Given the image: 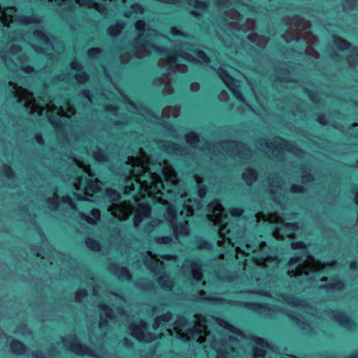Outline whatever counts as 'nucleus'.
Wrapping results in <instances>:
<instances>
[{
    "label": "nucleus",
    "mask_w": 358,
    "mask_h": 358,
    "mask_svg": "<svg viewBox=\"0 0 358 358\" xmlns=\"http://www.w3.org/2000/svg\"><path fill=\"white\" fill-rule=\"evenodd\" d=\"M84 289L76 292V296H85L84 355L90 358V99H84Z\"/></svg>",
    "instance_id": "nucleus-1"
},
{
    "label": "nucleus",
    "mask_w": 358,
    "mask_h": 358,
    "mask_svg": "<svg viewBox=\"0 0 358 358\" xmlns=\"http://www.w3.org/2000/svg\"><path fill=\"white\" fill-rule=\"evenodd\" d=\"M334 313L333 319L336 320L341 327L345 329H350L357 326L356 322L342 310H337Z\"/></svg>",
    "instance_id": "nucleus-2"
},
{
    "label": "nucleus",
    "mask_w": 358,
    "mask_h": 358,
    "mask_svg": "<svg viewBox=\"0 0 358 358\" xmlns=\"http://www.w3.org/2000/svg\"><path fill=\"white\" fill-rule=\"evenodd\" d=\"M220 76H222V80L226 85V86L231 91L234 97L239 101H244V96L243 94L236 90H232L231 85H234V80L232 76L229 75V73L224 69H220Z\"/></svg>",
    "instance_id": "nucleus-3"
},
{
    "label": "nucleus",
    "mask_w": 358,
    "mask_h": 358,
    "mask_svg": "<svg viewBox=\"0 0 358 358\" xmlns=\"http://www.w3.org/2000/svg\"><path fill=\"white\" fill-rule=\"evenodd\" d=\"M101 310L100 329L107 330L110 325L108 320H113L115 318V314L110 306L105 305L101 306Z\"/></svg>",
    "instance_id": "nucleus-4"
},
{
    "label": "nucleus",
    "mask_w": 358,
    "mask_h": 358,
    "mask_svg": "<svg viewBox=\"0 0 358 358\" xmlns=\"http://www.w3.org/2000/svg\"><path fill=\"white\" fill-rule=\"evenodd\" d=\"M334 45L340 50H351L352 52H356V55L358 57V48L356 46H352V44L348 41L343 38L342 37L338 35L333 36Z\"/></svg>",
    "instance_id": "nucleus-5"
},
{
    "label": "nucleus",
    "mask_w": 358,
    "mask_h": 358,
    "mask_svg": "<svg viewBox=\"0 0 358 358\" xmlns=\"http://www.w3.org/2000/svg\"><path fill=\"white\" fill-rule=\"evenodd\" d=\"M107 269L110 273H113L114 274L117 275L120 277L126 279L131 278V274L128 268L125 266H120L119 264L110 263L108 266Z\"/></svg>",
    "instance_id": "nucleus-6"
},
{
    "label": "nucleus",
    "mask_w": 358,
    "mask_h": 358,
    "mask_svg": "<svg viewBox=\"0 0 358 358\" xmlns=\"http://www.w3.org/2000/svg\"><path fill=\"white\" fill-rule=\"evenodd\" d=\"M102 198L107 204L117 202L120 200V194L115 189L106 187L102 192Z\"/></svg>",
    "instance_id": "nucleus-7"
},
{
    "label": "nucleus",
    "mask_w": 358,
    "mask_h": 358,
    "mask_svg": "<svg viewBox=\"0 0 358 358\" xmlns=\"http://www.w3.org/2000/svg\"><path fill=\"white\" fill-rule=\"evenodd\" d=\"M63 343L66 348L71 352L78 353L81 350V344L75 335H73L69 337L67 339L64 340Z\"/></svg>",
    "instance_id": "nucleus-8"
},
{
    "label": "nucleus",
    "mask_w": 358,
    "mask_h": 358,
    "mask_svg": "<svg viewBox=\"0 0 358 358\" xmlns=\"http://www.w3.org/2000/svg\"><path fill=\"white\" fill-rule=\"evenodd\" d=\"M10 350L17 355H22L27 351L26 345L20 340L13 339L9 345Z\"/></svg>",
    "instance_id": "nucleus-9"
},
{
    "label": "nucleus",
    "mask_w": 358,
    "mask_h": 358,
    "mask_svg": "<svg viewBox=\"0 0 358 358\" xmlns=\"http://www.w3.org/2000/svg\"><path fill=\"white\" fill-rule=\"evenodd\" d=\"M139 213L134 217V223L135 225L139 224L143 221V217L147 216L151 210L150 205L147 203H143L139 205Z\"/></svg>",
    "instance_id": "nucleus-10"
},
{
    "label": "nucleus",
    "mask_w": 358,
    "mask_h": 358,
    "mask_svg": "<svg viewBox=\"0 0 358 358\" xmlns=\"http://www.w3.org/2000/svg\"><path fill=\"white\" fill-rule=\"evenodd\" d=\"M243 306L252 311L259 313H267L271 310V308L267 304H262L255 302H245Z\"/></svg>",
    "instance_id": "nucleus-11"
},
{
    "label": "nucleus",
    "mask_w": 358,
    "mask_h": 358,
    "mask_svg": "<svg viewBox=\"0 0 358 358\" xmlns=\"http://www.w3.org/2000/svg\"><path fill=\"white\" fill-rule=\"evenodd\" d=\"M155 51L162 55H164L166 57L167 59L170 62H176L178 60V57L176 55V51L175 50H170L169 49H162L159 47H155L154 48Z\"/></svg>",
    "instance_id": "nucleus-12"
},
{
    "label": "nucleus",
    "mask_w": 358,
    "mask_h": 358,
    "mask_svg": "<svg viewBox=\"0 0 358 358\" xmlns=\"http://www.w3.org/2000/svg\"><path fill=\"white\" fill-rule=\"evenodd\" d=\"M305 253L296 252L289 259L288 264L290 266H299L305 262Z\"/></svg>",
    "instance_id": "nucleus-13"
},
{
    "label": "nucleus",
    "mask_w": 358,
    "mask_h": 358,
    "mask_svg": "<svg viewBox=\"0 0 358 358\" xmlns=\"http://www.w3.org/2000/svg\"><path fill=\"white\" fill-rule=\"evenodd\" d=\"M247 173L243 174V178L248 185H250L257 178V171L255 169L248 168Z\"/></svg>",
    "instance_id": "nucleus-14"
},
{
    "label": "nucleus",
    "mask_w": 358,
    "mask_h": 358,
    "mask_svg": "<svg viewBox=\"0 0 358 358\" xmlns=\"http://www.w3.org/2000/svg\"><path fill=\"white\" fill-rule=\"evenodd\" d=\"M36 39L43 44H47L49 41L48 36L41 30H36L34 32Z\"/></svg>",
    "instance_id": "nucleus-15"
},
{
    "label": "nucleus",
    "mask_w": 358,
    "mask_h": 358,
    "mask_svg": "<svg viewBox=\"0 0 358 358\" xmlns=\"http://www.w3.org/2000/svg\"><path fill=\"white\" fill-rule=\"evenodd\" d=\"M143 264L146 268H149L152 272H155L157 268V264L154 263L152 260L145 255L143 259Z\"/></svg>",
    "instance_id": "nucleus-16"
},
{
    "label": "nucleus",
    "mask_w": 358,
    "mask_h": 358,
    "mask_svg": "<svg viewBox=\"0 0 358 358\" xmlns=\"http://www.w3.org/2000/svg\"><path fill=\"white\" fill-rule=\"evenodd\" d=\"M188 3L195 8L203 10L207 7V1L200 0H189Z\"/></svg>",
    "instance_id": "nucleus-17"
},
{
    "label": "nucleus",
    "mask_w": 358,
    "mask_h": 358,
    "mask_svg": "<svg viewBox=\"0 0 358 358\" xmlns=\"http://www.w3.org/2000/svg\"><path fill=\"white\" fill-rule=\"evenodd\" d=\"M193 52L196 55L199 60L208 64L210 62L209 57L202 50H195Z\"/></svg>",
    "instance_id": "nucleus-18"
},
{
    "label": "nucleus",
    "mask_w": 358,
    "mask_h": 358,
    "mask_svg": "<svg viewBox=\"0 0 358 358\" xmlns=\"http://www.w3.org/2000/svg\"><path fill=\"white\" fill-rule=\"evenodd\" d=\"M290 248L293 250H303L307 248V245L303 241H294L291 243Z\"/></svg>",
    "instance_id": "nucleus-19"
},
{
    "label": "nucleus",
    "mask_w": 358,
    "mask_h": 358,
    "mask_svg": "<svg viewBox=\"0 0 358 358\" xmlns=\"http://www.w3.org/2000/svg\"><path fill=\"white\" fill-rule=\"evenodd\" d=\"M299 229L298 223L296 222H286L283 224V229L285 231H289L290 232H294Z\"/></svg>",
    "instance_id": "nucleus-20"
},
{
    "label": "nucleus",
    "mask_w": 358,
    "mask_h": 358,
    "mask_svg": "<svg viewBox=\"0 0 358 358\" xmlns=\"http://www.w3.org/2000/svg\"><path fill=\"white\" fill-rule=\"evenodd\" d=\"M173 238L170 236H161L155 238V241L159 244H168L171 243Z\"/></svg>",
    "instance_id": "nucleus-21"
},
{
    "label": "nucleus",
    "mask_w": 358,
    "mask_h": 358,
    "mask_svg": "<svg viewBox=\"0 0 358 358\" xmlns=\"http://www.w3.org/2000/svg\"><path fill=\"white\" fill-rule=\"evenodd\" d=\"M243 213L241 207H233L229 210V213L233 217H239Z\"/></svg>",
    "instance_id": "nucleus-22"
},
{
    "label": "nucleus",
    "mask_w": 358,
    "mask_h": 358,
    "mask_svg": "<svg viewBox=\"0 0 358 358\" xmlns=\"http://www.w3.org/2000/svg\"><path fill=\"white\" fill-rule=\"evenodd\" d=\"M186 139L188 143H195L199 141V136L195 131H191L186 135Z\"/></svg>",
    "instance_id": "nucleus-23"
},
{
    "label": "nucleus",
    "mask_w": 358,
    "mask_h": 358,
    "mask_svg": "<svg viewBox=\"0 0 358 358\" xmlns=\"http://www.w3.org/2000/svg\"><path fill=\"white\" fill-rule=\"evenodd\" d=\"M3 173L8 179H12L14 177V171L8 165L3 168Z\"/></svg>",
    "instance_id": "nucleus-24"
},
{
    "label": "nucleus",
    "mask_w": 358,
    "mask_h": 358,
    "mask_svg": "<svg viewBox=\"0 0 358 358\" xmlns=\"http://www.w3.org/2000/svg\"><path fill=\"white\" fill-rule=\"evenodd\" d=\"M47 203L48 204L49 208H52V209H57L59 206V198H50L47 200Z\"/></svg>",
    "instance_id": "nucleus-25"
},
{
    "label": "nucleus",
    "mask_w": 358,
    "mask_h": 358,
    "mask_svg": "<svg viewBox=\"0 0 358 358\" xmlns=\"http://www.w3.org/2000/svg\"><path fill=\"white\" fill-rule=\"evenodd\" d=\"M92 157L94 158L97 157L98 160L101 162H107L108 161V158L107 155L105 153H103V152H100L97 153L96 155L92 154L91 152V158Z\"/></svg>",
    "instance_id": "nucleus-26"
},
{
    "label": "nucleus",
    "mask_w": 358,
    "mask_h": 358,
    "mask_svg": "<svg viewBox=\"0 0 358 358\" xmlns=\"http://www.w3.org/2000/svg\"><path fill=\"white\" fill-rule=\"evenodd\" d=\"M120 27L116 25H110L107 29L108 34L111 36H115L120 32Z\"/></svg>",
    "instance_id": "nucleus-27"
},
{
    "label": "nucleus",
    "mask_w": 358,
    "mask_h": 358,
    "mask_svg": "<svg viewBox=\"0 0 358 358\" xmlns=\"http://www.w3.org/2000/svg\"><path fill=\"white\" fill-rule=\"evenodd\" d=\"M166 215L167 217L175 219L176 217V209L174 206L169 207L166 210Z\"/></svg>",
    "instance_id": "nucleus-28"
},
{
    "label": "nucleus",
    "mask_w": 358,
    "mask_h": 358,
    "mask_svg": "<svg viewBox=\"0 0 358 358\" xmlns=\"http://www.w3.org/2000/svg\"><path fill=\"white\" fill-rule=\"evenodd\" d=\"M173 229L182 234L187 231V228L184 222H180L179 224H176L173 227Z\"/></svg>",
    "instance_id": "nucleus-29"
},
{
    "label": "nucleus",
    "mask_w": 358,
    "mask_h": 358,
    "mask_svg": "<svg viewBox=\"0 0 358 358\" xmlns=\"http://www.w3.org/2000/svg\"><path fill=\"white\" fill-rule=\"evenodd\" d=\"M302 180L304 182H313L314 180V176L310 173L304 171L302 176Z\"/></svg>",
    "instance_id": "nucleus-30"
},
{
    "label": "nucleus",
    "mask_w": 358,
    "mask_h": 358,
    "mask_svg": "<svg viewBox=\"0 0 358 358\" xmlns=\"http://www.w3.org/2000/svg\"><path fill=\"white\" fill-rule=\"evenodd\" d=\"M134 331L135 338L139 341H142L143 338L144 337V334L141 329L140 327L134 328Z\"/></svg>",
    "instance_id": "nucleus-31"
},
{
    "label": "nucleus",
    "mask_w": 358,
    "mask_h": 358,
    "mask_svg": "<svg viewBox=\"0 0 358 358\" xmlns=\"http://www.w3.org/2000/svg\"><path fill=\"white\" fill-rule=\"evenodd\" d=\"M200 247L209 249L211 247V243L206 238H201L198 242Z\"/></svg>",
    "instance_id": "nucleus-32"
},
{
    "label": "nucleus",
    "mask_w": 358,
    "mask_h": 358,
    "mask_svg": "<svg viewBox=\"0 0 358 358\" xmlns=\"http://www.w3.org/2000/svg\"><path fill=\"white\" fill-rule=\"evenodd\" d=\"M282 298L283 300L285 301H287L288 302H289L290 303H292V304H296V302H299V299L293 296H287V295H285V294H282Z\"/></svg>",
    "instance_id": "nucleus-33"
},
{
    "label": "nucleus",
    "mask_w": 358,
    "mask_h": 358,
    "mask_svg": "<svg viewBox=\"0 0 358 358\" xmlns=\"http://www.w3.org/2000/svg\"><path fill=\"white\" fill-rule=\"evenodd\" d=\"M103 108L106 111L109 112L110 113H113L117 110V107L112 103L106 104L103 106Z\"/></svg>",
    "instance_id": "nucleus-34"
},
{
    "label": "nucleus",
    "mask_w": 358,
    "mask_h": 358,
    "mask_svg": "<svg viewBox=\"0 0 358 358\" xmlns=\"http://www.w3.org/2000/svg\"><path fill=\"white\" fill-rule=\"evenodd\" d=\"M255 343L257 345H260L264 348H266L268 346L267 341L263 338L257 337L255 338Z\"/></svg>",
    "instance_id": "nucleus-35"
},
{
    "label": "nucleus",
    "mask_w": 358,
    "mask_h": 358,
    "mask_svg": "<svg viewBox=\"0 0 358 358\" xmlns=\"http://www.w3.org/2000/svg\"><path fill=\"white\" fill-rule=\"evenodd\" d=\"M343 287V283L341 280H337L335 283L329 285V287L331 289H337V290L342 289Z\"/></svg>",
    "instance_id": "nucleus-36"
},
{
    "label": "nucleus",
    "mask_w": 358,
    "mask_h": 358,
    "mask_svg": "<svg viewBox=\"0 0 358 358\" xmlns=\"http://www.w3.org/2000/svg\"><path fill=\"white\" fill-rule=\"evenodd\" d=\"M316 120L322 126H326L327 124V120L325 118L324 115H318Z\"/></svg>",
    "instance_id": "nucleus-37"
},
{
    "label": "nucleus",
    "mask_w": 358,
    "mask_h": 358,
    "mask_svg": "<svg viewBox=\"0 0 358 358\" xmlns=\"http://www.w3.org/2000/svg\"><path fill=\"white\" fill-rule=\"evenodd\" d=\"M162 320H164V317L163 316H159V317H157L155 319V321H154V324H153V329H157L158 327H159V324L161 323V322Z\"/></svg>",
    "instance_id": "nucleus-38"
},
{
    "label": "nucleus",
    "mask_w": 358,
    "mask_h": 358,
    "mask_svg": "<svg viewBox=\"0 0 358 358\" xmlns=\"http://www.w3.org/2000/svg\"><path fill=\"white\" fill-rule=\"evenodd\" d=\"M167 148L171 151H177L179 150L180 146L175 143L169 142V145H168Z\"/></svg>",
    "instance_id": "nucleus-39"
},
{
    "label": "nucleus",
    "mask_w": 358,
    "mask_h": 358,
    "mask_svg": "<svg viewBox=\"0 0 358 358\" xmlns=\"http://www.w3.org/2000/svg\"><path fill=\"white\" fill-rule=\"evenodd\" d=\"M170 34L173 36H179L182 35L180 31L176 27H172L171 29Z\"/></svg>",
    "instance_id": "nucleus-40"
},
{
    "label": "nucleus",
    "mask_w": 358,
    "mask_h": 358,
    "mask_svg": "<svg viewBox=\"0 0 358 358\" xmlns=\"http://www.w3.org/2000/svg\"><path fill=\"white\" fill-rule=\"evenodd\" d=\"M144 22L143 21H138L136 23V27L137 29V30L139 31V32H143L144 31Z\"/></svg>",
    "instance_id": "nucleus-41"
},
{
    "label": "nucleus",
    "mask_w": 358,
    "mask_h": 358,
    "mask_svg": "<svg viewBox=\"0 0 358 358\" xmlns=\"http://www.w3.org/2000/svg\"><path fill=\"white\" fill-rule=\"evenodd\" d=\"M307 94H308V96L309 97V99L311 101H315V97L317 96V92H316L312 91V90H308Z\"/></svg>",
    "instance_id": "nucleus-42"
},
{
    "label": "nucleus",
    "mask_w": 358,
    "mask_h": 358,
    "mask_svg": "<svg viewBox=\"0 0 358 358\" xmlns=\"http://www.w3.org/2000/svg\"><path fill=\"white\" fill-rule=\"evenodd\" d=\"M33 358H46L42 352H33L31 354Z\"/></svg>",
    "instance_id": "nucleus-43"
},
{
    "label": "nucleus",
    "mask_w": 358,
    "mask_h": 358,
    "mask_svg": "<svg viewBox=\"0 0 358 358\" xmlns=\"http://www.w3.org/2000/svg\"><path fill=\"white\" fill-rule=\"evenodd\" d=\"M255 352V355L259 357H264L265 355V350L262 348H256Z\"/></svg>",
    "instance_id": "nucleus-44"
},
{
    "label": "nucleus",
    "mask_w": 358,
    "mask_h": 358,
    "mask_svg": "<svg viewBox=\"0 0 358 358\" xmlns=\"http://www.w3.org/2000/svg\"><path fill=\"white\" fill-rule=\"evenodd\" d=\"M303 190L302 186L296 185L292 187V192L294 193H301Z\"/></svg>",
    "instance_id": "nucleus-45"
},
{
    "label": "nucleus",
    "mask_w": 358,
    "mask_h": 358,
    "mask_svg": "<svg viewBox=\"0 0 358 358\" xmlns=\"http://www.w3.org/2000/svg\"><path fill=\"white\" fill-rule=\"evenodd\" d=\"M349 8L352 9L354 6L356 5L358 0H345Z\"/></svg>",
    "instance_id": "nucleus-46"
},
{
    "label": "nucleus",
    "mask_w": 358,
    "mask_h": 358,
    "mask_svg": "<svg viewBox=\"0 0 358 358\" xmlns=\"http://www.w3.org/2000/svg\"><path fill=\"white\" fill-rule=\"evenodd\" d=\"M349 267L352 270L357 269L358 268V262L356 260H352L349 262Z\"/></svg>",
    "instance_id": "nucleus-47"
},
{
    "label": "nucleus",
    "mask_w": 358,
    "mask_h": 358,
    "mask_svg": "<svg viewBox=\"0 0 358 358\" xmlns=\"http://www.w3.org/2000/svg\"><path fill=\"white\" fill-rule=\"evenodd\" d=\"M181 57L182 59H185L187 62H192L193 60V59H194L193 57L191 55H189V54H188L187 52H184L182 54V55H181Z\"/></svg>",
    "instance_id": "nucleus-48"
},
{
    "label": "nucleus",
    "mask_w": 358,
    "mask_h": 358,
    "mask_svg": "<svg viewBox=\"0 0 358 358\" xmlns=\"http://www.w3.org/2000/svg\"><path fill=\"white\" fill-rule=\"evenodd\" d=\"M206 189L205 188V187H199V190H198V195L201 197V198H203L205 194H206Z\"/></svg>",
    "instance_id": "nucleus-49"
},
{
    "label": "nucleus",
    "mask_w": 358,
    "mask_h": 358,
    "mask_svg": "<svg viewBox=\"0 0 358 358\" xmlns=\"http://www.w3.org/2000/svg\"><path fill=\"white\" fill-rule=\"evenodd\" d=\"M287 317L294 322H296V323H299V322H301L300 320L294 316L292 314H287Z\"/></svg>",
    "instance_id": "nucleus-50"
},
{
    "label": "nucleus",
    "mask_w": 358,
    "mask_h": 358,
    "mask_svg": "<svg viewBox=\"0 0 358 358\" xmlns=\"http://www.w3.org/2000/svg\"><path fill=\"white\" fill-rule=\"evenodd\" d=\"M23 71L27 73H30L34 71V68L30 65H27L23 68Z\"/></svg>",
    "instance_id": "nucleus-51"
},
{
    "label": "nucleus",
    "mask_w": 358,
    "mask_h": 358,
    "mask_svg": "<svg viewBox=\"0 0 358 358\" xmlns=\"http://www.w3.org/2000/svg\"><path fill=\"white\" fill-rule=\"evenodd\" d=\"M62 202L65 204H71V199L69 196H65L62 198Z\"/></svg>",
    "instance_id": "nucleus-52"
},
{
    "label": "nucleus",
    "mask_w": 358,
    "mask_h": 358,
    "mask_svg": "<svg viewBox=\"0 0 358 358\" xmlns=\"http://www.w3.org/2000/svg\"><path fill=\"white\" fill-rule=\"evenodd\" d=\"M131 8L136 11V12H139V11H141L142 10V7L141 5L139 4H134L132 6H131Z\"/></svg>",
    "instance_id": "nucleus-53"
},
{
    "label": "nucleus",
    "mask_w": 358,
    "mask_h": 358,
    "mask_svg": "<svg viewBox=\"0 0 358 358\" xmlns=\"http://www.w3.org/2000/svg\"><path fill=\"white\" fill-rule=\"evenodd\" d=\"M145 337H146V341H148V342H150L151 341L154 340L155 335L153 334H152V333H148L145 335Z\"/></svg>",
    "instance_id": "nucleus-54"
},
{
    "label": "nucleus",
    "mask_w": 358,
    "mask_h": 358,
    "mask_svg": "<svg viewBox=\"0 0 358 358\" xmlns=\"http://www.w3.org/2000/svg\"><path fill=\"white\" fill-rule=\"evenodd\" d=\"M36 142L39 144H42L43 143V136L41 134L36 135Z\"/></svg>",
    "instance_id": "nucleus-55"
},
{
    "label": "nucleus",
    "mask_w": 358,
    "mask_h": 358,
    "mask_svg": "<svg viewBox=\"0 0 358 358\" xmlns=\"http://www.w3.org/2000/svg\"><path fill=\"white\" fill-rule=\"evenodd\" d=\"M123 345L126 348H129L132 345V342L127 340V338H124L123 340Z\"/></svg>",
    "instance_id": "nucleus-56"
},
{
    "label": "nucleus",
    "mask_w": 358,
    "mask_h": 358,
    "mask_svg": "<svg viewBox=\"0 0 358 358\" xmlns=\"http://www.w3.org/2000/svg\"><path fill=\"white\" fill-rule=\"evenodd\" d=\"M24 21L31 20L32 22L36 21V17L34 15L31 16H24L22 17Z\"/></svg>",
    "instance_id": "nucleus-57"
},
{
    "label": "nucleus",
    "mask_w": 358,
    "mask_h": 358,
    "mask_svg": "<svg viewBox=\"0 0 358 358\" xmlns=\"http://www.w3.org/2000/svg\"><path fill=\"white\" fill-rule=\"evenodd\" d=\"M236 143L237 144H239L241 145V146L246 151L249 152L250 151V149H249V147L245 144L244 143H242V142H236Z\"/></svg>",
    "instance_id": "nucleus-58"
},
{
    "label": "nucleus",
    "mask_w": 358,
    "mask_h": 358,
    "mask_svg": "<svg viewBox=\"0 0 358 358\" xmlns=\"http://www.w3.org/2000/svg\"><path fill=\"white\" fill-rule=\"evenodd\" d=\"M178 322L180 327H185L187 323V320L185 317H182L178 320Z\"/></svg>",
    "instance_id": "nucleus-59"
},
{
    "label": "nucleus",
    "mask_w": 358,
    "mask_h": 358,
    "mask_svg": "<svg viewBox=\"0 0 358 358\" xmlns=\"http://www.w3.org/2000/svg\"><path fill=\"white\" fill-rule=\"evenodd\" d=\"M349 358H358V351H355V352H352L349 355Z\"/></svg>",
    "instance_id": "nucleus-60"
},
{
    "label": "nucleus",
    "mask_w": 358,
    "mask_h": 358,
    "mask_svg": "<svg viewBox=\"0 0 358 358\" xmlns=\"http://www.w3.org/2000/svg\"><path fill=\"white\" fill-rule=\"evenodd\" d=\"M93 176H94V174H92L91 173V183H90V185H91V192H94L93 186H94V181L93 180Z\"/></svg>",
    "instance_id": "nucleus-61"
},
{
    "label": "nucleus",
    "mask_w": 358,
    "mask_h": 358,
    "mask_svg": "<svg viewBox=\"0 0 358 358\" xmlns=\"http://www.w3.org/2000/svg\"><path fill=\"white\" fill-rule=\"evenodd\" d=\"M229 4V0H222L219 2V5L222 6H226V4Z\"/></svg>",
    "instance_id": "nucleus-62"
},
{
    "label": "nucleus",
    "mask_w": 358,
    "mask_h": 358,
    "mask_svg": "<svg viewBox=\"0 0 358 358\" xmlns=\"http://www.w3.org/2000/svg\"><path fill=\"white\" fill-rule=\"evenodd\" d=\"M197 331V329L194 327H192V328L189 329V333L190 334H194V331Z\"/></svg>",
    "instance_id": "nucleus-63"
},
{
    "label": "nucleus",
    "mask_w": 358,
    "mask_h": 358,
    "mask_svg": "<svg viewBox=\"0 0 358 358\" xmlns=\"http://www.w3.org/2000/svg\"><path fill=\"white\" fill-rule=\"evenodd\" d=\"M97 213V210L96 209H91V217H95Z\"/></svg>",
    "instance_id": "nucleus-64"
}]
</instances>
